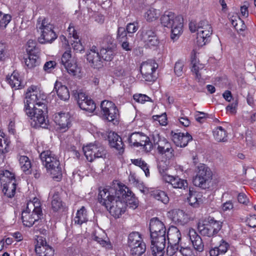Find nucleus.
I'll list each match as a JSON object with an SVG mask.
<instances>
[{
  "mask_svg": "<svg viewBox=\"0 0 256 256\" xmlns=\"http://www.w3.org/2000/svg\"><path fill=\"white\" fill-rule=\"evenodd\" d=\"M46 96L36 86L28 87L26 93L24 110L26 114L33 120L35 127L46 128L49 125L47 116L44 114Z\"/></svg>",
  "mask_w": 256,
  "mask_h": 256,
  "instance_id": "nucleus-1",
  "label": "nucleus"
},
{
  "mask_svg": "<svg viewBox=\"0 0 256 256\" xmlns=\"http://www.w3.org/2000/svg\"><path fill=\"white\" fill-rule=\"evenodd\" d=\"M98 200L115 218H120L126 211V204L122 201L117 186H107L100 190Z\"/></svg>",
  "mask_w": 256,
  "mask_h": 256,
  "instance_id": "nucleus-2",
  "label": "nucleus"
},
{
  "mask_svg": "<svg viewBox=\"0 0 256 256\" xmlns=\"http://www.w3.org/2000/svg\"><path fill=\"white\" fill-rule=\"evenodd\" d=\"M160 20L162 26L171 29V38L174 41L176 40L182 32V17L166 11L161 16Z\"/></svg>",
  "mask_w": 256,
  "mask_h": 256,
  "instance_id": "nucleus-3",
  "label": "nucleus"
},
{
  "mask_svg": "<svg viewBox=\"0 0 256 256\" xmlns=\"http://www.w3.org/2000/svg\"><path fill=\"white\" fill-rule=\"evenodd\" d=\"M42 216L41 204L38 198L27 202L26 207L22 213L23 224L28 227L32 226L36 221L38 220Z\"/></svg>",
  "mask_w": 256,
  "mask_h": 256,
  "instance_id": "nucleus-4",
  "label": "nucleus"
},
{
  "mask_svg": "<svg viewBox=\"0 0 256 256\" xmlns=\"http://www.w3.org/2000/svg\"><path fill=\"white\" fill-rule=\"evenodd\" d=\"M40 156L48 172L53 179L57 181L60 180L62 177V172L59 158L50 150L42 152Z\"/></svg>",
  "mask_w": 256,
  "mask_h": 256,
  "instance_id": "nucleus-5",
  "label": "nucleus"
},
{
  "mask_svg": "<svg viewBox=\"0 0 256 256\" xmlns=\"http://www.w3.org/2000/svg\"><path fill=\"white\" fill-rule=\"evenodd\" d=\"M189 28L192 32H197L196 42L200 46L208 42L212 32V27L206 20L201 21L198 24L194 22H190Z\"/></svg>",
  "mask_w": 256,
  "mask_h": 256,
  "instance_id": "nucleus-6",
  "label": "nucleus"
},
{
  "mask_svg": "<svg viewBox=\"0 0 256 256\" xmlns=\"http://www.w3.org/2000/svg\"><path fill=\"white\" fill-rule=\"evenodd\" d=\"M36 28L40 34L38 40L40 44L51 43L57 38L54 30V26L44 18L38 20Z\"/></svg>",
  "mask_w": 256,
  "mask_h": 256,
  "instance_id": "nucleus-7",
  "label": "nucleus"
},
{
  "mask_svg": "<svg viewBox=\"0 0 256 256\" xmlns=\"http://www.w3.org/2000/svg\"><path fill=\"white\" fill-rule=\"evenodd\" d=\"M61 62L70 75L78 78H82V67L74 58H72L70 50H66L63 54Z\"/></svg>",
  "mask_w": 256,
  "mask_h": 256,
  "instance_id": "nucleus-8",
  "label": "nucleus"
},
{
  "mask_svg": "<svg viewBox=\"0 0 256 256\" xmlns=\"http://www.w3.org/2000/svg\"><path fill=\"white\" fill-rule=\"evenodd\" d=\"M222 228V223L214 220L213 218L208 217L202 222H199L198 228L200 234L204 236L211 237L216 234Z\"/></svg>",
  "mask_w": 256,
  "mask_h": 256,
  "instance_id": "nucleus-9",
  "label": "nucleus"
},
{
  "mask_svg": "<svg viewBox=\"0 0 256 256\" xmlns=\"http://www.w3.org/2000/svg\"><path fill=\"white\" fill-rule=\"evenodd\" d=\"M152 140L160 154L168 155L169 158L174 157V152L170 142L164 136H160L157 132L152 134Z\"/></svg>",
  "mask_w": 256,
  "mask_h": 256,
  "instance_id": "nucleus-10",
  "label": "nucleus"
},
{
  "mask_svg": "<svg viewBox=\"0 0 256 256\" xmlns=\"http://www.w3.org/2000/svg\"><path fill=\"white\" fill-rule=\"evenodd\" d=\"M82 150L86 160L90 162L96 158H104L106 156L105 148L98 142L88 144L83 146Z\"/></svg>",
  "mask_w": 256,
  "mask_h": 256,
  "instance_id": "nucleus-11",
  "label": "nucleus"
},
{
  "mask_svg": "<svg viewBox=\"0 0 256 256\" xmlns=\"http://www.w3.org/2000/svg\"><path fill=\"white\" fill-rule=\"evenodd\" d=\"M212 176L210 170L205 164H200L197 166L196 174L193 180V183L196 186L204 188Z\"/></svg>",
  "mask_w": 256,
  "mask_h": 256,
  "instance_id": "nucleus-12",
  "label": "nucleus"
},
{
  "mask_svg": "<svg viewBox=\"0 0 256 256\" xmlns=\"http://www.w3.org/2000/svg\"><path fill=\"white\" fill-rule=\"evenodd\" d=\"M128 140L130 146L136 147L143 146L147 152H150L152 148V145L149 138L142 133L133 132L128 136Z\"/></svg>",
  "mask_w": 256,
  "mask_h": 256,
  "instance_id": "nucleus-13",
  "label": "nucleus"
},
{
  "mask_svg": "<svg viewBox=\"0 0 256 256\" xmlns=\"http://www.w3.org/2000/svg\"><path fill=\"white\" fill-rule=\"evenodd\" d=\"M157 63L153 60L143 62L140 66V72L146 81L153 82L156 78Z\"/></svg>",
  "mask_w": 256,
  "mask_h": 256,
  "instance_id": "nucleus-14",
  "label": "nucleus"
},
{
  "mask_svg": "<svg viewBox=\"0 0 256 256\" xmlns=\"http://www.w3.org/2000/svg\"><path fill=\"white\" fill-rule=\"evenodd\" d=\"M100 108L103 116L109 122H112L117 119L119 116L118 109L116 104L111 101H102Z\"/></svg>",
  "mask_w": 256,
  "mask_h": 256,
  "instance_id": "nucleus-15",
  "label": "nucleus"
},
{
  "mask_svg": "<svg viewBox=\"0 0 256 256\" xmlns=\"http://www.w3.org/2000/svg\"><path fill=\"white\" fill-rule=\"evenodd\" d=\"M150 230L151 239L156 240L160 237H164L166 238V228L163 222L157 218L150 220Z\"/></svg>",
  "mask_w": 256,
  "mask_h": 256,
  "instance_id": "nucleus-16",
  "label": "nucleus"
},
{
  "mask_svg": "<svg viewBox=\"0 0 256 256\" xmlns=\"http://www.w3.org/2000/svg\"><path fill=\"white\" fill-rule=\"evenodd\" d=\"M117 187L119 188L122 201L126 204V207L129 206L132 209L136 208L138 206V200L129 188L124 185L119 184H117Z\"/></svg>",
  "mask_w": 256,
  "mask_h": 256,
  "instance_id": "nucleus-17",
  "label": "nucleus"
},
{
  "mask_svg": "<svg viewBox=\"0 0 256 256\" xmlns=\"http://www.w3.org/2000/svg\"><path fill=\"white\" fill-rule=\"evenodd\" d=\"M141 40L145 46L150 48H156L159 44V40L156 32L150 28L143 29Z\"/></svg>",
  "mask_w": 256,
  "mask_h": 256,
  "instance_id": "nucleus-18",
  "label": "nucleus"
},
{
  "mask_svg": "<svg viewBox=\"0 0 256 256\" xmlns=\"http://www.w3.org/2000/svg\"><path fill=\"white\" fill-rule=\"evenodd\" d=\"M54 120L56 125L57 130L62 132H66L70 124V116L68 113L58 112L54 116Z\"/></svg>",
  "mask_w": 256,
  "mask_h": 256,
  "instance_id": "nucleus-19",
  "label": "nucleus"
},
{
  "mask_svg": "<svg viewBox=\"0 0 256 256\" xmlns=\"http://www.w3.org/2000/svg\"><path fill=\"white\" fill-rule=\"evenodd\" d=\"M77 102L81 109L89 112H92L96 108L94 102L84 92L78 93Z\"/></svg>",
  "mask_w": 256,
  "mask_h": 256,
  "instance_id": "nucleus-20",
  "label": "nucleus"
},
{
  "mask_svg": "<svg viewBox=\"0 0 256 256\" xmlns=\"http://www.w3.org/2000/svg\"><path fill=\"white\" fill-rule=\"evenodd\" d=\"M86 59L91 66L94 68H99L102 66V60L97 48L93 46L86 54Z\"/></svg>",
  "mask_w": 256,
  "mask_h": 256,
  "instance_id": "nucleus-21",
  "label": "nucleus"
},
{
  "mask_svg": "<svg viewBox=\"0 0 256 256\" xmlns=\"http://www.w3.org/2000/svg\"><path fill=\"white\" fill-rule=\"evenodd\" d=\"M163 181L170 184L174 188L185 190L188 186L187 180L177 176L165 175L164 176Z\"/></svg>",
  "mask_w": 256,
  "mask_h": 256,
  "instance_id": "nucleus-22",
  "label": "nucleus"
},
{
  "mask_svg": "<svg viewBox=\"0 0 256 256\" xmlns=\"http://www.w3.org/2000/svg\"><path fill=\"white\" fill-rule=\"evenodd\" d=\"M35 250L39 256H53L54 250L42 238L37 240Z\"/></svg>",
  "mask_w": 256,
  "mask_h": 256,
  "instance_id": "nucleus-23",
  "label": "nucleus"
},
{
  "mask_svg": "<svg viewBox=\"0 0 256 256\" xmlns=\"http://www.w3.org/2000/svg\"><path fill=\"white\" fill-rule=\"evenodd\" d=\"M166 239L160 237L156 240L151 239V250L153 256H163L164 254Z\"/></svg>",
  "mask_w": 256,
  "mask_h": 256,
  "instance_id": "nucleus-24",
  "label": "nucleus"
},
{
  "mask_svg": "<svg viewBox=\"0 0 256 256\" xmlns=\"http://www.w3.org/2000/svg\"><path fill=\"white\" fill-rule=\"evenodd\" d=\"M168 216L173 222L179 225H184L188 222V216L183 210H174L168 212Z\"/></svg>",
  "mask_w": 256,
  "mask_h": 256,
  "instance_id": "nucleus-25",
  "label": "nucleus"
},
{
  "mask_svg": "<svg viewBox=\"0 0 256 256\" xmlns=\"http://www.w3.org/2000/svg\"><path fill=\"white\" fill-rule=\"evenodd\" d=\"M109 144L112 148H114L119 154L124 152V144L122 138L116 133L110 132L108 136Z\"/></svg>",
  "mask_w": 256,
  "mask_h": 256,
  "instance_id": "nucleus-26",
  "label": "nucleus"
},
{
  "mask_svg": "<svg viewBox=\"0 0 256 256\" xmlns=\"http://www.w3.org/2000/svg\"><path fill=\"white\" fill-rule=\"evenodd\" d=\"M188 235L194 248L198 252H202L204 250V244L202 239L196 231L193 228H189Z\"/></svg>",
  "mask_w": 256,
  "mask_h": 256,
  "instance_id": "nucleus-27",
  "label": "nucleus"
},
{
  "mask_svg": "<svg viewBox=\"0 0 256 256\" xmlns=\"http://www.w3.org/2000/svg\"><path fill=\"white\" fill-rule=\"evenodd\" d=\"M172 140L177 146L185 147L188 142L192 140V136L188 132L174 133L172 136Z\"/></svg>",
  "mask_w": 256,
  "mask_h": 256,
  "instance_id": "nucleus-28",
  "label": "nucleus"
},
{
  "mask_svg": "<svg viewBox=\"0 0 256 256\" xmlns=\"http://www.w3.org/2000/svg\"><path fill=\"white\" fill-rule=\"evenodd\" d=\"M54 90L56 91L58 96L62 100L66 101L70 98V92L68 88L63 85L62 82L56 80L54 84Z\"/></svg>",
  "mask_w": 256,
  "mask_h": 256,
  "instance_id": "nucleus-29",
  "label": "nucleus"
},
{
  "mask_svg": "<svg viewBox=\"0 0 256 256\" xmlns=\"http://www.w3.org/2000/svg\"><path fill=\"white\" fill-rule=\"evenodd\" d=\"M167 238L168 244H178L181 239L179 230L176 226H170L167 232Z\"/></svg>",
  "mask_w": 256,
  "mask_h": 256,
  "instance_id": "nucleus-30",
  "label": "nucleus"
},
{
  "mask_svg": "<svg viewBox=\"0 0 256 256\" xmlns=\"http://www.w3.org/2000/svg\"><path fill=\"white\" fill-rule=\"evenodd\" d=\"M191 64L192 72L195 74L196 78L200 80L202 74L206 70L204 69V65L200 63L199 60L196 59L195 54L192 57Z\"/></svg>",
  "mask_w": 256,
  "mask_h": 256,
  "instance_id": "nucleus-31",
  "label": "nucleus"
},
{
  "mask_svg": "<svg viewBox=\"0 0 256 256\" xmlns=\"http://www.w3.org/2000/svg\"><path fill=\"white\" fill-rule=\"evenodd\" d=\"M8 144L6 134L0 130V165L4 162V154L8 152Z\"/></svg>",
  "mask_w": 256,
  "mask_h": 256,
  "instance_id": "nucleus-32",
  "label": "nucleus"
},
{
  "mask_svg": "<svg viewBox=\"0 0 256 256\" xmlns=\"http://www.w3.org/2000/svg\"><path fill=\"white\" fill-rule=\"evenodd\" d=\"M112 47L102 48L100 50V55L102 60L103 59L106 61L112 60L116 54V45L112 46Z\"/></svg>",
  "mask_w": 256,
  "mask_h": 256,
  "instance_id": "nucleus-33",
  "label": "nucleus"
},
{
  "mask_svg": "<svg viewBox=\"0 0 256 256\" xmlns=\"http://www.w3.org/2000/svg\"><path fill=\"white\" fill-rule=\"evenodd\" d=\"M88 220L87 211L84 206H82L76 212V215L74 219V224L82 225Z\"/></svg>",
  "mask_w": 256,
  "mask_h": 256,
  "instance_id": "nucleus-34",
  "label": "nucleus"
},
{
  "mask_svg": "<svg viewBox=\"0 0 256 256\" xmlns=\"http://www.w3.org/2000/svg\"><path fill=\"white\" fill-rule=\"evenodd\" d=\"M160 15V12L154 8H146L144 14V19L148 22H152L158 19Z\"/></svg>",
  "mask_w": 256,
  "mask_h": 256,
  "instance_id": "nucleus-35",
  "label": "nucleus"
},
{
  "mask_svg": "<svg viewBox=\"0 0 256 256\" xmlns=\"http://www.w3.org/2000/svg\"><path fill=\"white\" fill-rule=\"evenodd\" d=\"M6 80L12 88H14L16 90L20 88L22 80L17 72L14 71L10 76H7Z\"/></svg>",
  "mask_w": 256,
  "mask_h": 256,
  "instance_id": "nucleus-36",
  "label": "nucleus"
},
{
  "mask_svg": "<svg viewBox=\"0 0 256 256\" xmlns=\"http://www.w3.org/2000/svg\"><path fill=\"white\" fill-rule=\"evenodd\" d=\"M128 245L130 248L145 244L141 234L136 232H131L128 236Z\"/></svg>",
  "mask_w": 256,
  "mask_h": 256,
  "instance_id": "nucleus-37",
  "label": "nucleus"
},
{
  "mask_svg": "<svg viewBox=\"0 0 256 256\" xmlns=\"http://www.w3.org/2000/svg\"><path fill=\"white\" fill-rule=\"evenodd\" d=\"M18 158L21 170L27 174L30 173L32 164L29 158L25 156H19Z\"/></svg>",
  "mask_w": 256,
  "mask_h": 256,
  "instance_id": "nucleus-38",
  "label": "nucleus"
},
{
  "mask_svg": "<svg viewBox=\"0 0 256 256\" xmlns=\"http://www.w3.org/2000/svg\"><path fill=\"white\" fill-rule=\"evenodd\" d=\"M0 181L2 185H6L12 182H16L14 174L6 170L0 174Z\"/></svg>",
  "mask_w": 256,
  "mask_h": 256,
  "instance_id": "nucleus-39",
  "label": "nucleus"
},
{
  "mask_svg": "<svg viewBox=\"0 0 256 256\" xmlns=\"http://www.w3.org/2000/svg\"><path fill=\"white\" fill-rule=\"evenodd\" d=\"M25 64L28 68H32L40 64L39 57L33 53L29 54L28 58L25 59Z\"/></svg>",
  "mask_w": 256,
  "mask_h": 256,
  "instance_id": "nucleus-40",
  "label": "nucleus"
},
{
  "mask_svg": "<svg viewBox=\"0 0 256 256\" xmlns=\"http://www.w3.org/2000/svg\"><path fill=\"white\" fill-rule=\"evenodd\" d=\"M3 188L2 192L4 195L8 198H12L16 194V182H12V183H8L6 185H2Z\"/></svg>",
  "mask_w": 256,
  "mask_h": 256,
  "instance_id": "nucleus-41",
  "label": "nucleus"
},
{
  "mask_svg": "<svg viewBox=\"0 0 256 256\" xmlns=\"http://www.w3.org/2000/svg\"><path fill=\"white\" fill-rule=\"evenodd\" d=\"M215 140L219 142H226L227 134L226 131L222 126H218L213 132Z\"/></svg>",
  "mask_w": 256,
  "mask_h": 256,
  "instance_id": "nucleus-42",
  "label": "nucleus"
},
{
  "mask_svg": "<svg viewBox=\"0 0 256 256\" xmlns=\"http://www.w3.org/2000/svg\"><path fill=\"white\" fill-rule=\"evenodd\" d=\"M152 196L156 200L167 204L169 202V198L166 194L161 190H156L152 192Z\"/></svg>",
  "mask_w": 256,
  "mask_h": 256,
  "instance_id": "nucleus-43",
  "label": "nucleus"
},
{
  "mask_svg": "<svg viewBox=\"0 0 256 256\" xmlns=\"http://www.w3.org/2000/svg\"><path fill=\"white\" fill-rule=\"evenodd\" d=\"M201 197V194L196 192H190L189 197L188 198V200L190 204L194 207H197L202 202Z\"/></svg>",
  "mask_w": 256,
  "mask_h": 256,
  "instance_id": "nucleus-44",
  "label": "nucleus"
},
{
  "mask_svg": "<svg viewBox=\"0 0 256 256\" xmlns=\"http://www.w3.org/2000/svg\"><path fill=\"white\" fill-rule=\"evenodd\" d=\"M130 248V256H142L146 252V245L145 244H142Z\"/></svg>",
  "mask_w": 256,
  "mask_h": 256,
  "instance_id": "nucleus-45",
  "label": "nucleus"
},
{
  "mask_svg": "<svg viewBox=\"0 0 256 256\" xmlns=\"http://www.w3.org/2000/svg\"><path fill=\"white\" fill-rule=\"evenodd\" d=\"M132 163L134 165L140 168L145 173L146 177H148L150 175L148 166L147 164L141 159L132 160Z\"/></svg>",
  "mask_w": 256,
  "mask_h": 256,
  "instance_id": "nucleus-46",
  "label": "nucleus"
},
{
  "mask_svg": "<svg viewBox=\"0 0 256 256\" xmlns=\"http://www.w3.org/2000/svg\"><path fill=\"white\" fill-rule=\"evenodd\" d=\"M11 20L12 16L10 14H4L0 10V29L6 28Z\"/></svg>",
  "mask_w": 256,
  "mask_h": 256,
  "instance_id": "nucleus-47",
  "label": "nucleus"
},
{
  "mask_svg": "<svg viewBox=\"0 0 256 256\" xmlns=\"http://www.w3.org/2000/svg\"><path fill=\"white\" fill-rule=\"evenodd\" d=\"M62 206L60 198L58 194H55L52 196V208L54 212L59 210Z\"/></svg>",
  "mask_w": 256,
  "mask_h": 256,
  "instance_id": "nucleus-48",
  "label": "nucleus"
},
{
  "mask_svg": "<svg viewBox=\"0 0 256 256\" xmlns=\"http://www.w3.org/2000/svg\"><path fill=\"white\" fill-rule=\"evenodd\" d=\"M232 24L238 32H242L246 28V26L244 22L240 18H238V20L236 18L232 19Z\"/></svg>",
  "mask_w": 256,
  "mask_h": 256,
  "instance_id": "nucleus-49",
  "label": "nucleus"
},
{
  "mask_svg": "<svg viewBox=\"0 0 256 256\" xmlns=\"http://www.w3.org/2000/svg\"><path fill=\"white\" fill-rule=\"evenodd\" d=\"M8 57V45L4 42H0V60H4Z\"/></svg>",
  "mask_w": 256,
  "mask_h": 256,
  "instance_id": "nucleus-50",
  "label": "nucleus"
},
{
  "mask_svg": "<svg viewBox=\"0 0 256 256\" xmlns=\"http://www.w3.org/2000/svg\"><path fill=\"white\" fill-rule=\"evenodd\" d=\"M69 41L71 42V45L74 50L80 52L84 51V47L80 40L79 38L78 40H69Z\"/></svg>",
  "mask_w": 256,
  "mask_h": 256,
  "instance_id": "nucleus-51",
  "label": "nucleus"
},
{
  "mask_svg": "<svg viewBox=\"0 0 256 256\" xmlns=\"http://www.w3.org/2000/svg\"><path fill=\"white\" fill-rule=\"evenodd\" d=\"M184 62L182 60H178L175 64L174 70L176 74L180 76H182L184 72Z\"/></svg>",
  "mask_w": 256,
  "mask_h": 256,
  "instance_id": "nucleus-52",
  "label": "nucleus"
},
{
  "mask_svg": "<svg viewBox=\"0 0 256 256\" xmlns=\"http://www.w3.org/2000/svg\"><path fill=\"white\" fill-rule=\"evenodd\" d=\"M133 98L136 102L140 104H144L146 102H150L152 100L151 98L149 96L146 94H134Z\"/></svg>",
  "mask_w": 256,
  "mask_h": 256,
  "instance_id": "nucleus-53",
  "label": "nucleus"
},
{
  "mask_svg": "<svg viewBox=\"0 0 256 256\" xmlns=\"http://www.w3.org/2000/svg\"><path fill=\"white\" fill-rule=\"evenodd\" d=\"M116 40L118 42H123L127 40L126 32L123 27H119L117 30Z\"/></svg>",
  "mask_w": 256,
  "mask_h": 256,
  "instance_id": "nucleus-54",
  "label": "nucleus"
},
{
  "mask_svg": "<svg viewBox=\"0 0 256 256\" xmlns=\"http://www.w3.org/2000/svg\"><path fill=\"white\" fill-rule=\"evenodd\" d=\"M67 31L68 33V37L70 40H72V38H73L74 40H78L79 36L74 28V24L70 23V24Z\"/></svg>",
  "mask_w": 256,
  "mask_h": 256,
  "instance_id": "nucleus-55",
  "label": "nucleus"
},
{
  "mask_svg": "<svg viewBox=\"0 0 256 256\" xmlns=\"http://www.w3.org/2000/svg\"><path fill=\"white\" fill-rule=\"evenodd\" d=\"M139 28L138 24L137 22L129 23L127 24L126 30L128 34H133L136 32Z\"/></svg>",
  "mask_w": 256,
  "mask_h": 256,
  "instance_id": "nucleus-56",
  "label": "nucleus"
},
{
  "mask_svg": "<svg viewBox=\"0 0 256 256\" xmlns=\"http://www.w3.org/2000/svg\"><path fill=\"white\" fill-rule=\"evenodd\" d=\"M153 118L154 120L158 121L162 126H166L167 124V118L166 113L161 115L154 116Z\"/></svg>",
  "mask_w": 256,
  "mask_h": 256,
  "instance_id": "nucleus-57",
  "label": "nucleus"
},
{
  "mask_svg": "<svg viewBox=\"0 0 256 256\" xmlns=\"http://www.w3.org/2000/svg\"><path fill=\"white\" fill-rule=\"evenodd\" d=\"M234 208V204L231 200L223 203L220 206V210L222 212H230Z\"/></svg>",
  "mask_w": 256,
  "mask_h": 256,
  "instance_id": "nucleus-58",
  "label": "nucleus"
},
{
  "mask_svg": "<svg viewBox=\"0 0 256 256\" xmlns=\"http://www.w3.org/2000/svg\"><path fill=\"white\" fill-rule=\"evenodd\" d=\"M114 40L110 35L106 36L103 40L104 46V47H112V45H116L114 42Z\"/></svg>",
  "mask_w": 256,
  "mask_h": 256,
  "instance_id": "nucleus-59",
  "label": "nucleus"
},
{
  "mask_svg": "<svg viewBox=\"0 0 256 256\" xmlns=\"http://www.w3.org/2000/svg\"><path fill=\"white\" fill-rule=\"evenodd\" d=\"M178 244H168L166 249V254L168 256H174L178 250Z\"/></svg>",
  "mask_w": 256,
  "mask_h": 256,
  "instance_id": "nucleus-60",
  "label": "nucleus"
},
{
  "mask_svg": "<svg viewBox=\"0 0 256 256\" xmlns=\"http://www.w3.org/2000/svg\"><path fill=\"white\" fill-rule=\"evenodd\" d=\"M56 66V62L55 61H48L45 63L43 69L45 72L49 73L52 72Z\"/></svg>",
  "mask_w": 256,
  "mask_h": 256,
  "instance_id": "nucleus-61",
  "label": "nucleus"
},
{
  "mask_svg": "<svg viewBox=\"0 0 256 256\" xmlns=\"http://www.w3.org/2000/svg\"><path fill=\"white\" fill-rule=\"evenodd\" d=\"M238 106V102L236 100L234 102L229 104L226 108L227 112L231 114H235L236 112Z\"/></svg>",
  "mask_w": 256,
  "mask_h": 256,
  "instance_id": "nucleus-62",
  "label": "nucleus"
},
{
  "mask_svg": "<svg viewBox=\"0 0 256 256\" xmlns=\"http://www.w3.org/2000/svg\"><path fill=\"white\" fill-rule=\"evenodd\" d=\"M180 252L182 256H194L192 250L189 247H182Z\"/></svg>",
  "mask_w": 256,
  "mask_h": 256,
  "instance_id": "nucleus-63",
  "label": "nucleus"
},
{
  "mask_svg": "<svg viewBox=\"0 0 256 256\" xmlns=\"http://www.w3.org/2000/svg\"><path fill=\"white\" fill-rule=\"evenodd\" d=\"M228 244L226 242L222 240L220 244L217 247V248L220 252V254H225L228 250Z\"/></svg>",
  "mask_w": 256,
  "mask_h": 256,
  "instance_id": "nucleus-64",
  "label": "nucleus"
}]
</instances>
